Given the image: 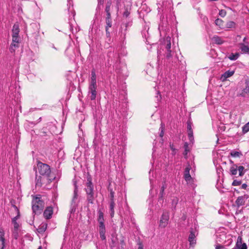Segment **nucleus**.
Wrapping results in <instances>:
<instances>
[{
    "mask_svg": "<svg viewBox=\"0 0 249 249\" xmlns=\"http://www.w3.org/2000/svg\"><path fill=\"white\" fill-rule=\"evenodd\" d=\"M171 37L169 36L166 37L163 44L160 45V50H158V58L160 59V56L162 54L161 49L165 52V63L167 65L171 64L172 66L175 65L178 61V59L176 54L171 49Z\"/></svg>",
    "mask_w": 249,
    "mask_h": 249,
    "instance_id": "1",
    "label": "nucleus"
},
{
    "mask_svg": "<svg viewBox=\"0 0 249 249\" xmlns=\"http://www.w3.org/2000/svg\"><path fill=\"white\" fill-rule=\"evenodd\" d=\"M111 1L110 0H108L106 3V8H105V22H106V36L107 37H109L110 36V32L109 31V28L112 27V19L111 17L110 14V8L111 6Z\"/></svg>",
    "mask_w": 249,
    "mask_h": 249,
    "instance_id": "2",
    "label": "nucleus"
},
{
    "mask_svg": "<svg viewBox=\"0 0 249 249\" xmlns=\"http://www.w3.org/2000/svg\"><path fill=\"white\" fill-rule=\"evenodd\" d=\"M85 190L87 195V200L89 203L93 204L94 200V185L90 176L87 177Z\"/></svg>",
    "mask_w": 249,
    "mask_h": 249,
    "instance_id": "3",
    "label": "nucleus"
},
{
    "mask_svg": "<svg viewBox=\"0 0 249 249\" xmlns=\"http://www.w3.org/2000/svg\"><path fill=\"white\" fill-rule=\"evenodd\" d=\"M32 204L33 213L35 214H40L45 207V203L41 197L37 196L34 197Z\"/></svg>",
    "mask_w": 249,
    "mask_h": 249,
    "instance_id": "4",
    "label": "nucleus"
},
{
    "mask_svg": "<svg viewBox=\"0 0 249 249\" xmlns=\"http://www.w3.org/2000/svg\"><path fill=\"white\" fill-rule=\"evenodd\" d=\"M37 168L39 173L43 176L49 177L51 171L50 166L45 163L38 162L37 163Z\"/></svg>",
    "mask_w": 249,
    "mask_h": 249,
    "instance_id": "5",
    "label": "nucleus"
},
{
    "mask_svg": "<svg viewBox=\"0 0 249 249\" xmlns=\"http://www.w3.org/2000/svg\"><path fill=\"white\" fill-rule=\"evenodd\" d=\"M169 213L168 212H164L161 215L160 222V226L165 228L168 224Z\"/></svg>",
    "mask_w": 249,
    "mask_h": 249,
    "instance_id": "6",
    "label": "nucleus"
},
{
    "mask_svg": "<svg viewBox=\"0 0 249 249\" xmlns=\"http://www.w3.org/2000/svg\"><path fill=\"white\" fill-rule=\"evenodd\" d=\"M19 37L18 36L12 35V43L11 44L10 51L11 53L15 51V49L19 47Z\"/></svg>",
    "mask_w": 249,
    "mask_h": 249,
    "instance_id": "7",
    "label": "nucleus"
},
{
    "mask_svg": "<svg viewBox=\"0 0 249 249\" xmlns=\"http://www.w3.org/2000/svg\"><path fill=\"white\" fill-rule=\"evenodd\" d=\"M97 88H88V97L91 100H95L97 96Z\"/></svg>",
    "mask_w": 249,
    "mask_h": 249,
    "instance_id": "8",
    "label": "nucleus"
},
{
    "mask_svg": "<svg viewBox=\"0 0 249 249\" xmlns=\"http://www.w3.org/2000/svg\"><path fill=\"white\" fill-rule=\"evenodd\" d=\"M98 231L100 234V236L102 240L106 239V236L105 235L106 233V228L104 223L99 224Z\"/></svg>",
    "mask_w": 249,
    "mask_h": 249,
    "instance_id": "9",
    "label": "nucleus"
},
{
    "mask_svg": "<svg viewBox=\"0 0 249 249\" xmlns=\"http://www.w3.org/2000/svg\"><path fill=\"white\" fill-rule=\"evenodd\" d=\"M188 241L190 243V246H192L196 244V234L195 231L193 229H191L190 231V234L188 237Z\"/></svg>",
    "mask_w": 249,
    "mask_h": 249,
    "instance_id": "10",
    "label": "nucleus"
},
{
    "mask_svg": "<svg viewBox=\"0 0 249 249\" xmlns=\"http://www.w3.org/2000/svg\"><path fill=\"white\" fill-rule=\"evenodd\" d=\"M248 198V196L244 195L237 197L235 201V204L238 207L243 206L245 204L246 200Z\"/></svg>",
    "mask_w": 249,
    "mask_h": 249,
    "instance_id": "11",
    "label": "nucleus"
},
{
    "mask_svg": "<svg viewBox=\"0 0 249 249\" xmlns=\"http://www.w3.org/2000/svg\"><path fill=\"white\" fill-rule=\"evenodd\" d=\"M53 213V208L52 207H48L44 211L43 215L46 219H49L52 217Z\"/></svg>",
    "mask_w": 249,
    "mask_h": 249,
    "instance_id": "12",
    "label": "nucleus"
},
{
    "mask_svg": "<svg viewBox=\"0 0 249 249\" xmlns=\"http://www.w3.org/2000/svg\"><path fill=\"white\" fill-rule=\"evenodd\" d=\"M190 169L191 167L189 165H188L185 168L184 171V178L187 182H190V180L192 179V177L190 174Z\"/></svg>",
    "mask_w": 249,
    "mask_h": 249,
    "instance_id": "13",
    "label": "nucleus"
},
{
    "mask_svg": "<svg viewBox=\"0 0 249 249\" xmlns=\"http://www.w3.org/2000/svg\"><path fill=\"white\" fill-rule=\"evenodd\" d=\"M234 71H228L225 72L221 76L220 79L222 81H225L227 79L233 75Z\"/></svg>",
    "mask_w": 249,
    "mask_h": 249,
    "instance_id": "14",
    "label": "nucleus"
},
{
    "mask_svg": "<svg viewBox=\"0 0 249 249\" xmlns=\"http://www.w3.org/2000/svg\"><path fill=\"white\" fill-rule=\"evenodd\" d=\"M47 223L46 222H42L36 229L37 231L40 234L43 233L47 228Z\"/></svg>",
    "mask_w": 249,
    "mask_h": 249,
    "instance_id": "15",
    "label": "nucleus"
},
{
    "mask_svg": "<svg viewBox=\"0 0 249 249\" xmlns=\"http://www.w3.org/2000/svg\"><path fill=\"white\" fill-rule=\"evenodd\" d=\"M239 95L244 97H249V86L248 84L242 89Z\"/></svg>",
    "mask_w": 249,
    "mask_h": 249,
    "instance_id": "16",
    "label": "nucleus"
},
{
    "mask_svg": "<svg viewBox=\"0 0 249 249\" xmlns=\"http://www.w3.org/2000/svg\"><path fill=\"white\" fill-rule=\"evenodd\" d=\"M74 190L73 192V196L72 199L71 205L75 203V200L77 199L78 197V187L76 185V182H74Z\"/></svg>",
    "mask_w": 249,
    "mask_h": 249,
    "instance_id": "17",
    "label": "nucleus"
},
{
    "mask_svg": "<svg viewBox=\"0 0 249 249\" xmlns=\"http://www.w3.org/2000/svg\"><path fill=\"white\" fill-rule=\"evenodd\" d=\"M240 49L243 53H249V47L245 45L244 43H241L239 44Z\"/></svg>",
    "mask_w": 249,
    "mask_h": 249,
    "instance_id": "18",
    "label": "nucleus"
},
{
    "mask_svg": "<svg viewBox=\"0 0 249 249\" xmlns=\"http://www.w3.org/2000/svg\"><path fill=\"white\" fill-rule=\"evenodd\" d=\"M237 164H233L231 166L230 169V174L231 175H236L237 174Z\"/></svg>",
    "mask_w": 249,
    "mask_h": 249,
    "instance_id": "19",
    "label": "nucleus"
},
{
    "mask_svg": "<svg viewBox=\"0 0 249 249\" xmlns=\"http://www.w3.org/2000/svg\"><path fill=\"white\" fill-rule=\"evenodd\" d=\"M19 32V25L18 24H14L12 29V35L18 36Z\"/></svg>",
    "mask_w": 249,
    "mask_h": 249,
    "instance_id": "20",
    "label": "nucleus"
},
{
    "mask_svg": "<svg viewBox=\"0 0 249 249\" xmlns=\"http://www.w3.org/2000/svg\"><path fill=\"white\" fill-rule=\"evenodd\" d=\"M237 246H239V249H247V246L246 243H242L241 238L238 237L237 240Z\"/></svg>",
    "mask_w": 249,
    "mask_h": 249,
    "instance_id": "21",
    "label": "nucleus"
},
{
    "mask_svg": "<svg viewBox=\"0 0 249 249\" xmlns=\"http://www.w3.org/2000/svg\"><path fill=\"white\" fill-rule=\"evenodd\" d=\"M98 222L99 224L104 223V213L101 211V210H99L98 211Z\"/></svg>",
    "mask_w": 249,
    "mask_h": 249,
    "instance_id": "22",
    "label": "nucleus"
},
{
    "mask_svg": "<svg viewBox=\"0 0 249 249\" xmlns=\"http://www.w3.org/2000/svg\"><path fill=\"white\" fill-rule=\"evenodd\" d=\"M213 42L218 45H221L224 43V41L222 38L218 36H214L213 37Z\"/></svg>",
    "mask_w": 249,
    "mask_h": 249,
    "instance_id": "23",
    "label": "nucleus"
},
{
    "mask_svg": "<svg viewBox=\"0 0 249 249\" xmlns=\"http://www.w3.org/2000/svg\"><path fill=\"white\" fill-rule=\"evenodd\" d=\"M115 207L114 201H110L109 204L110 215L111 217H113L114 214V208Z\"/></svg>",
    "mask_w": 249,
    "mask_h": 249,
    "instance_id": "24",
    "label": "nucleus"
},
{
    "mask_svg": "<svg viewBox=\"0 0 249 249\" xmlns=\"http://www.w3.org/2000/svg\"><path fill=\"white\" fill-rule=\"evenodd\" d=\"M13 206L14 207V208H15V210L17 211V216H16L15 217L13 218L12 219V223H15V222H17V219L19 218L20 213H19V211L18 209V207L15 205H13Z\"/></svg>",
    "mask_w": 249,
    "mask_h": 249,
    "instance_id": "25",
    "label": "nucleus"
},
{
    "mask_svg": "<svg viewBox=\"0 0 249 249\" xmlns=\"http://www.w3.org/2000/svg\"><path fill=\"white\" fill-rule=\"evenodd\" d=\"M166 188V186L165 185L163 184L162 186L161 187L160 189V192L159 194V201H163V197L164 196V190Z\"/></svg>",
    "mask_w": 249,
    "mask_h": 249,
    "instance_id": "26",
    "label": "nucleus"
},
{
    "mask_svg": "<svg viewBox=\"0 0 249 249\" xmlns=\"http://www.w3.org/2000/svg\"><path fill=\"white\" fill-rule=\"evenodd\" d=\"M104 2V0H98V5L96 8V13L95 16H96L98 12H99L101 9V6L103 5Z\"/></svg>",
    "mask_w": 249,
    "mask_h": 249,
    "instance_id": "27",
    "label": "nucleus"
},
{
    "mask_svg": "<svg viewBox=\"0 0 249 249\" xmlns=\"http://www.w3.org/2000/svg\"><path fill=\"white\" fill-rule=\"evenodd\" d=\"M5 232L2 228H0V241L1 243H5V239L4 238Z\"/></svg>",
    "mask_w": 249,
    "mask_h": 249,
    "instance_id": "28",
    "label": "nucleus"
},
{
    "mask_svg": "<svg viewBox=\"0 0 249 249\" xmlns=\"http://www.w3.org/2000/svg\"><path fill=\"white\" fill-rule=\"evenodd\" d=\"M230 155L233 158L239 157L242 155L240 152L232 150L230 152Z\"/></svg>",
    "mask_w": 249,
    "mask_h": 249,
    "instance_id": "29",
    "label": "nucleus"
},
{
    "mask_svg": "<svg viewBox=\"0 0 249 249\" xmlns=\"http://www.w3.org/2000/svg\"><path fill=\"white\" fill-rule=\"evenodd\" d=\"M237 170L239 171V176L241 177L243 176L246 172V170H245L244 167L243 166H238Z\"/></svg>",
    "mask_w": 249,
    "mask_h": 249,
    "instance_id": "30",
    "label": "nucleus"
},
{
    "mask_svg": "<svg viewBox=\"0 0 249 249\" xmlns=\"http://www.w3.org/2000/svg\"><path fill=\"white\" fill-rule=\"evenodd\" d=\"M239 56V54L238 53H231L229 56V58L231 60H236Z\"/></svg>",
    "mask_w": 249,
    "mask_h": 249,
    "instance_id": "31",
    "label": "nucleus"
},
{
    "mask_svg": "<svg viewBox=\"0 0 249 249\" xmlns=\"http://www.w3.org/2000/svg\"><path fill=\"white\" fill-rule=\"evenodd\" d=\"M249 131V122L242 127V132L244 134Z\"/></svg>",
    "mask_w": 249,
    "mask_h": 249,
    "instance_id": "32",
    "label": "nucleus"
},
{
    "mask_svg": "<svg viewBox=\"0 0 249 249\" xmlns=\"http://www.w3.org/2000/svg\"><path fill=\"white\" fill-rule=\"evenodd\" d=\"M90 80H96V74L95 69L91 71V77Z\"/></svg>",
    "mask_w": 249,
    "mask_h": 249,
    "instance_id": "33",
    "label": "nucleus"
},
{
    "mask_svg": "<svg viewBox=\"0 0 249 249\" xmlns=\"http://www.w3.org/2000/svg\"><path fill=\"white\" fill-rule=\"evenodd\" d=\"M96 80H90L89 88H97Z\"/></svg>",
    "mask_w": 249,
    "mask_h": 249,
    "instance_id": "34",
    "label": "nucleus"
},
{
    "mask_svg": "<svg viewBox=\"0 0 249 249\" xmlns=\"http://www.w3.org/2000/svg\"><path fill=\"white\" fill-rule=\"evenodd\" d=\"M223 20L220 18H217L215 20V23L217 26H219L220 27H221L223 26Z\"/></svg>",
    "mask_w": 249,
    "mask_h": 249,
    "instance_id": "35",
    "label": "nucleus"
},
{
    "mask_svg": "<svg viewBox=\"0 0 249 249\" xmlns=\"http://www.w3.org/2000/svg\"><path fill=\"white\" fill-rule=\"evenodd\" d=\"M235 23L233 21H229L227 23L226 27L228 28H232L234 27L235 26Z\"/></svg>",
    "mask_w": 249,
    "mask_h": 249,
    "instance_id": "36",
    "label": "nucleus"
},
{
    "mask_svg": "<svg viewBox=\"0 0 249 249\" xmlns=\"http://www.w3.org/2000/svg\"><path fill=\"white\" fill-rule=\"evenodd\" d=\"M18 230L13 229L12 231V235L15 239H17L18 236Z\"/></svg>",
    "mask_w": 249,
    "mask_h": 249,
    "instance_id": "37",
    "label": "nucleus"
},
{
    "mask_svg": "<svg viewBox=\"0 0 249 249\" xmlns=\"http://www.w3.org/2000/svg\"><path fill=\"white\" fill-rule=\"evenodd\" d=\"M188 135L190 142H193V141L194 140L193 131H188Z\"/></svg>",
    "mask_w": 249,
    "mask_h": 249,
    "instance_id": "38",
    "label": "nucleus"
},
{
    "mask_svg": "<svg viewBox=\"0 0 249 249\" xmlns=\"http://www.w3.org/2000/svg\"><path fill=\"white\" fill-rule=\"evenodd\" d=\"M242 183L241 180H238L236 179H235L233 181L232 183V186H239Z\"/></svg>",
    "mask_w": 249,
    "mask_h": 249,
    "instance_id": "39",
    "label": "nucleus"
},
{
    "mask_svg": "<svg viewBox=\"0 0 249 249\" xmlns=\"http://www.w3.org/2000/svg\"><path fill=\"white\" fill-rule=\"evenodd\" d=\"M114 192L113 191L112 189H110V195H109L110 201H114Z\"/></svg>",
    "mask_w": 249,
    "mask_h": 249,
    "instance_id": "40",
    "label": "nucleus"
},
{
    "mask_svg": "<svg viewBox=\"0 0 249 249\" xmlns=\"http://www.w3.org/2000/svg\"><path fill=\"white\" fill-rule=\"evenodd\" d=\"M219 15L221 17H224L226 15V12L225 10H221L219 12Z\"/></svg>",
    "mask_w": 249,
    "mask_h": 249,
    "instance_id": "41",
    "label": "nucleus"
},
{
    "mask_svg": "<svg viewBox=\"0 0 249 249\" xmlns=\"http://www.w3.org/2000/svg\"><path fill=\"white\" fill-rule=\"evenodd\" d=\"M192 124L190 122H187V131H193L192 129Z\"/></svg>",
    "mask_w": 249,
    "mask_h": 249,
    "instance_id": "42",
    "label": "nucleus"
},
{
    "mask_svg": "<svg viewBox=\"0 0 249 249\" xmlns=\"http://www.w3.org/2000/svg\"><path fill=\"white\" fill-rule=\"evenodd\" d=\"M161 127L160 128V137H162L164 135V128L163 127H162V125H163V124L161 123Z\"/></svg>",
    "mask_w": 249,
    "mask_h": 249,
    "instance_id": "43",
    "label": "nucleus"
},
{
    "mask_svg": "<svg viewBox=\"0 0 249 249\" xmlns=\"http://www.w3.org/2000/svg\"><path fill=\"white\" fill-rule=\"evenodd\" d=\"M184 147V148H185V151H184V155H187V152L188 151V150L187 149L188 147V144L187 142H185Z\"/></svg>",
    "mask_w": 249,
    "mask_h": 249,
    "instance_id": "44",
    "label": "nucleus"
},
{
    "mask_svg": "<svg viewBox=\"0 0 249 249\" xmlns=\"http://www.w3.org/2000/svg\"><path fill=\"white\" fill-rule=\"evenodd\" d=\"M178 202V199L177 198H175L172 200V205H174V208H176V206Z\"/></svg>",
    "mask_w": 249,
    "mask_h": 249,
    "instance_id": "45",
    "label": "nucleus"
},
{
    "mask_svg": "<svg viewBox=\"0 0 249 249\" xmlns=\"http://www.w3.org/2000/svg\"><path fill=\"white\" fill-rule=\"evenodd\" d=\"M129 15H130V12L128 11V10L127 9H126L123 14L124 16L126 18H127Z\"/></svg>",
    "mask_w": 249,
    "mask_h": 249,
    "instance_id": "46",
    "label": "nucleus"
},
{
    "mask_svg": "<svg viewBox=\"0 0 249 249\" xmlns=\"http://www.w3.org/2000/svg\"><path fill=\"white\" fill-rule=\"evenodd\" d=\"M14 225V229L16 230H18V228L19 227V225L18 222H15V223H13Z\"/></svg>",
    "mask_w": 249,
    "mask_h": 249,
    "instance_id": "47",
    "label": "nucleus"
},
{
    "mask_svg": "<svg viewBox=\"0 0 249 249\" xmlns=\"http://www.w3.org/2000/svg\"><path fill=\"white\" fill-rule=\"evenodd\" d=\"M224 248V246L220 245H218L215 247V249H223Z\"/></svg>",
    "mask_w": 249,
    "mask_h": 249,
    "instance_id": "48",
    "label": "nucleus"
},
{
    "mask_svg": "<svg viewBox=\"0 0 249 249\" xmlns=\"http://www.w3.org/2000/svg\"><path fill=\"white\" fill-rule=\"evenodd\" d=\"M138 244L139 245L138 249H143V245L141 242H139Z\"/></svg>",
    "mask_w": 249,
    "mask_h": 249,
    "instance_id": "49",
    "label": "nucleus"
},
{
    "mask_svg": "<svg viewBox=\"0 0 249 249\" xmlns=\"http://www.w3.org/2000/svg\"><path fill=\"white\" fill-rule=\"evenodd\" d=\"M247 184L246 183H244L241 186V188L242 189H246L247 187Z\"/></svg>",
    "mask_w": 249,
    "mask_h": 249,
    "instance_id": "50",
    "label": "nucleus"
},
{
    "mask_svg": "<svg viewBox=\"0 0 249 249\" xmlns=\"http://www.w3.org/2000/svg\"><path fill=\"white\" fill-rule=\"evenodd\" d=\"M1 248L0 249H4V248L5 247V243H1Z\"/></svg>",
    "mask_w": 249,
    "mask_h": 249,
    "instance_id": "51",
    "label": "nucleus"
},
{
    "mask_svg": "<svg viewBox=\"0 0 249 249\" xmlns=\"http://www.w3.org/2000/svg\"><path fill=\"white\" fill-rule=\"evenodd\" d=\"M170 148L171 149L173 150V151H174L175 150V149L173 147V144H171V143H170Z\"/></svg>",
    "mask_w": 249,
    "mask_h": 249,
    "instance_id": "52",
    "label": "nucleus"
},
{
    "mask_svg": "<svg viewBox=\"0 0 249 249\" xmlns=\"http://www.w3.org/2000/svg\"><path fill=\"white\" fill-rule=\"evenodd\" d=\"M232 249H239V246H237V242H236L235 246Z\"/></svg>",
    "mask_w": 249,
    "mask_h": 249,
    "instance_id": "53",
    "label": "nucleus"
},
{
    "mask_svg": "<svg viewBox=\"0 0 249 249\" xmlns=\"http://www.w3.org/2000/svg\"><path fill=\"white\" fill-rule=\"evenodd\" d=\"M93 143H94L95 145H96L97 144V141H96V138H95L94 141H93Z\"/></svg>",
    "mask_w": 249,
    "mask_h": 249,
    "instance_id": "54",
    "label": "nucleus"
},
{
    "mask_svg": "<svg viewBox=\"0 0 249 249\" xmlns=\"http://www.w3.org/2000/svg\"><path fill=\"white\" fill-rule=\"evenodd\" d=\"M246 39H247L246 37H244V39H243V41L245 42V43H246L247 44H248V42H246Z\"/></svg>",
    "mask_w": 249,
    "mask_h": 249,
    "instance_id": "55",
    "label": "nucleus"
},
{
    "mask_svg": "<svg viewBox=\"0 0 249 249\" xmlns=\"http://www.w3.org/2000/svg\"><path fill=\"white\" fill-rule=\"evenodd\" d=\"M230 163H231V164L232 165L235 164L233 163V161L232 160H230Z\"/></svg>",
    "mask_w": 249,
    "mask_h": 249,
    "instance_id": "56",
    "label": "nucleus"
},
{
    "mask_svg": "<svg viewBox=\"0 0 249 249\" xmlns=\"http://www.w3.org/2000/svg\"><path fill=\"white\" fill-rule=\"evenodd\" d=\"M39 178H40V177ZM39 178L37 179V180L36 185H38L39 183Z\"/></svg>",
    "mask_w": 249,
    "mask_h": 249,
    "instance_id": "57",
    "label": "nucleus"
},
{
    "mask_svg": "<svg viewBox=\"0 0 249 249\" xmlns=\"http://www.w3.org/2000/svg\"><path fill=\"white\" fill-rule=\"evenodd\" d=\"M70 29H71V30H73L72 27V26H71V24H70Z\"/></svg>",
    "mask_w": 249,
    "mask_h": 249,
    "instance_id": "58",
    "label": "nucleus"
},
{
    "mask_svg": "<svg viewBox=\"0 0 249 249\" xmlns=\"http://www.w3.org/2000/svg\"><path fill=\"white\" fill-rule=\"evenodd\" d=\"M32 25L33 26H36V24H32Z\"/></svg>",
    "mask_w": 249,
    "mask_h": 249,
    "instance_id": "59",
    "label": "nucleus"
},
{
    "mask_svg": "<svg viewBox=\"0 0 249 249\" xmlns=\"http://www.w3.org/2000/svg\"><path fill=\"white\" fill-rule=\"evenodd\" d=\"M42 249V247L41 246H40L38 249Z\"/></svg>",
    "mask_w": 249,
    "mask_h": 249,
    "instance_id": "60",
    "label": "nucleus"
},
{
    "mask_svg": "<svg viewBox=\"0 0 249 249\" xmlns=\"http://www.w3.org/2000/svg\"><path fill=\"white\" fill-rule=\"evenodd\" d=\"M41 120V117H40L39 119H38V120H39V121H40V120Z\"/></svg>",
    "mask_w": 249,
    "mask_h": 249,
    "instance_id": "61",
    "label": "nucleus"
},
{
    "mask_svg": "<svg viewBox=\"0 0 249 249\" xmlns=\"http://www.w3.org/2000/svg\"><path fill=\"white\" fill-rule=\"evenodd\" d=\"M127 26H128V24H126V25H125L126 28H127Z\"/></svg>",
    "mask_w": 249,
    "mask_h": 249,
    "instance_id": "62",
    "label": "nucleus"
}]
</instances>
